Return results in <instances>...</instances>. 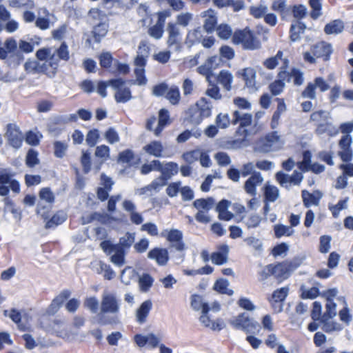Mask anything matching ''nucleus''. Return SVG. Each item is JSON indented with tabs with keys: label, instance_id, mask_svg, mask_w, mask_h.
Segmentation results:
<instances>
[{
	"label": "nucleus",
	"instance_id": "52",
	"mask_svg": "<svg viewBox=\"0 0 353 353\" xmlns=\"http://www.w3.org/2000/svg\"><path fill=\"white\" fill-rule=\"evenodd\" d=\"M216 34L221 39L223 40H228L231 37H232L233 34L231 27L225 23L220 24L216 28Z\"/></svg>",
	"mask_w": 353,
	"mask_h": 353
},
{
	"label": "nucleus",
	"instance_id": "5",
	"mask_svg": "<svg viewBox=\"0 0 353 353\" xmlns=\"http://www.w3.org/2000/svg\"><path fill=\"white\" fill-rule=\"evenodd\" d=\"M284 144L285 141L279 132L274 131L261 137L256 143V148L259 152L268 153L282 149Z\"/></svg>",
	"mask_w": 353,
	"mask_h": 353
},
{
	"label": "nucleus",
	"instance_id": "39",
	"mask_svg": "<svg viewBox=\"0 0 353 353\" xmlns=\"http://www.w3.org/2000/svg\"><path fill=\"white\" fill-rule=\"evenodd\" d=\"M316 132L319 134H327L329 136H335L339 132V128H337L332 123H330L326 120L324 123H321L318 125L316 128Z\"/></svg>",
	"mask_w": 353,
	"mask_h": 353
},
{
	"label": "nucleus",
	"instance_id": "35",
	"mask_svg": "<svg viewBox=\"0 0 353 353\" xmlns=\"http://www.w3.org/2000/svg\"><path fill=\"white\" fill-rule=\"evenodd\" d=\"M231 203L228 200L221 201L216 205V212L219 213V218L222 220L229 221L233 217V214L228 211Z\"/></svg>",
	"mask_w": 353,
	"mask_h": 353
},
{
	"label": "nucleus",
	"instance_id": "17",
	"mask_svg": "<svg viewBox=\"0 0 353 353\" xmlns=\"http://www.w3.org/2000/svg\"><path fill=\"white\" fill-rule=\"evenodd\" d=\"M5 137L12 147L16 149L21 148L23 141V136L17 124L9 123L6 125Z\"/></svg>",
	"mask_w": 353,
	"mask_h": 353
},
{
	"label": "nucleus",
	"instance_id": "15",
	"mask_svg": "<svg viewBox=\"0 0 353 353\" xmlns=\"http://www.w3.org/2000/svg\"><path fill=\"white\" fill-rule=\"evenodd\" d=\"M352 137L350 134H343L339 141L337 155L343 162H349L353 158V151L351 148Z\"/></svg>",
	"mask_w": 353,
	"mask_h": 353
},
{
	"label": "nucleus",
	"instance_id": "24",
	"mask_svg": "<svg viewBox=\"0 0 353 353\" xmlns=\"http://www.w3.org/2000/svg\"><path fill=\"white\" fill-rule=\"evenodd\" d=\"M282 61V66L281 70H284L288 67L289 61L288 59H283V52L279 51L274 57H272L265 59L263 62V65L269 70L274 69Z\"/></svg>",
	"mask_w": 353,
	"mask_h": 353
},
{
	"label": "nucleus",
	"instance_id": "48",
	"mask_svg": "<svg viewBox=\"0 0 353 353\" xmlns=\"http://www.w3.org/2000/svg\"><path fill=\"white\" fill-rule=\"evenodd\" d=\"M229 284V281L227 279H220L215 282L214 289L221 294L231 296L234 294V291L228 288Z\"/></svg>",
	"mask_w": 353,
	"mask_h": 353
},
{
	"label": "nucleus",
	"instance_id": "40",
	"mask_svg": "<svg viewBox=\"0 0 353 353\" xmlns=\"http://www.w3.org/2000/svg\"><path fill=\"white\" fill-rule=\"evenodd\" d=\"M344 30V23L341 20H334L325 25L324 31L327 34H338Z\"/></svg>",
	"mask_w": 353,
	"mask_h": 353
},
{
	"label": "nucleus",
	"instance_id": "49",
	"mask_svg": "<svg viewBox=\"0 0 353 353\" xmlns=\"http://www.w3.org/2000/svg\"><path fill=\"white\" fill-rule=\"evenodd\" d=\"M264 194L265 199L270 202L275 201L279 196V189L269 183H267L265 185Z\"/></svg>",
	"mask_w": 353,
	"mask_h": 353
},
{
	"label": "nucleus",
	"instance_id": "2",
	"mask_svg": "<svg viewBox=\"0 0 353 353\" xmlns=\"http://www.w3.org/2000/svg\"><path fill=\"white\" fill-rule=\"evenodd\" d=\"M101 312L103 314H112L113 316L99 322L101 324H117L119 323V319L116 316L120 310L119 301L113 292L104 290L101 295V301L100 305Z\"/></svg>",
	"mask_w": 353,
	"mask_h": 353
},
{
	"label": "nucleus",
	"instance_id": "45",
	"mask_svg": "<svg viewBox=\"0 0 353 353\" xmlns=\"http://www.w3.org/2000/svg\"><path fill=\"white\" fill-rule=\"evenodd\" d=\"M165 98L168 99L172 105H177L181 99L179 88L176 85L170 86Z\"/></svg>",
	"mask_w": 353,
	"mask_h": 353
},
{
	"label": "nucleus",
	"instance_id": "51",
	"mask_svg": "<svg viewBox=\"0 0 353 353\" xmlns=\"http://www.w3.org/2000/svg\"><path fill=\"white\" fill-rule=\"evenodd\" d=\"M274 231L276 238H281L283 236H290L294 232V230L292 227L283 224L275 225Z\"/></svg>",
	"mask_w": 353,
	"mask_h": 353
},
{
	"label": "nucleus",
	"instance_id": "37",
	"mask_svg": "<svg viewBox=\"0 0 353 353\" xmlns=\"http://www.w3.org/2000/svg\"><path fill=\"white\" fill-rule=\"evenodd\" d=\"M51 14L46 8H40L39 17L36 20V26L41 30H46L50 28V18Z\"/></svg>",
	"mask_w": 353,
	"mask_h": 353
},
{
	"label": "nucleus",
	"instance_id": "44",
	"mask_svg": "<svg viewBox=\"0 0 353 353\" xmlns=\"http://www.w3.org/2000/svg\"><path fill=\"white\" fill-rule=\"evenodd\" d=\"M305 26L303 23L296 21L292 23L290 28V39L292 41H297L300 39L301 34L303 33Z\"/></svg>",
	"mask_w": 353,
	"mask_h": 353
},
{
	"label": "nucleus",
	"instance_id": "6",
	"mask_svg": "<svg viewBox=\"0 0 353 353\" xmlns=\"http://www.w3.org/2000/svg\"><path fill=\"white\" fill-rule=\"evenodd\" d=\"M232 40L234 44H241L246 50H254L259 49L261 46L260 41L248 28L236 30Z\"/></svg>",
	"mask_w": 353,
	"mask_h": 353
},
{
	"label": "nucleus",
	"instance_id": "10",
	"mask_svg": "<svg viewBox=\"0 0 353 353\" xmlns=\"http://www.w3.org/2000/svg\"><path fill=\"white\" fill-rule=\"evenodd\" d=\"M101 249L108 255H110V261L114 265L121 267L125 263V252L121 246L112 244L108 241H102L100 244Z\"/></svg>",
	"mask_w": 353,
	"mask_h": 353
},
{
	"label": "nucleus",
	"instance_id": "20",
	"mask_svg": "<svg viewBox=\"0 0 353 353\" xmlns=\"http://www.w3.org/2000/svg\"><path fill=\"white\" fill-rule=\"evenodd\" d=\"M162 236L166 237L167 240L170 243L171 246L178 251H183L185 246L182 241V232L176 229H171L165 230L162 232Z\"/></svg>",
	"mask_w": 353,
	"mask_h": 353
},
{
	"label": "nucleus",
	"instance_id": "22",
	"mask_svg": "<svg viewBox=\"0 0 353 353\" xmlns=\"http://www.w3.org/2000/svg\"><path fill=\"white\" fill-rule=\"evenodd\" d=\"M263 182V177L260 172H254L244 184V190L247 194L255 196L256 188L261 186Z\"/></svg>",
	"mask_w": 353,
	"mask_h": 353
},
{
	"label": "nucleus",
	"instance_id": "18",
	"mask_svg": "<svg viewBox=\"0 0 353 353\" xmlns=\"http://www.w3.org/2000/svg\"><path fill=\"white\" fill-rule=\"evenodd\" d=\"M134 339L139 347H143L147 345L150 348L154 349L161 344L163 336L160 334L149 333L145 335L136 334Z\"/></svg>",
	"mask_w": 353,
	"mask_h": 353
},
{
	"label": "nucleus",
	"instance_id": "14",
	"mask_svg": "<svg viewBox=\"0 0 353 353\" xmlns=\"http://www.w3.org/2000/svg\"><path fill=\"white\" fill-rule=\"evenodd\" d=\"M291 270V264L288 262H283L275 265H267L263 269V272H265L266 276L273 275L276 278L283 280L289 276Z\"/></svg>",
	"mask_w": 353,
	"mask_h": 353
},
{
	"label": "nucleus",
	"instance_id": "36",
	"mask_svg": "<svg viewBox=\"0 0 353 353\" xmlns=\"http://www.w3.org/2000/svg\"><path fill=\"white\" fill-rule=\"evenodd\" d=\"M229 247L225 245H221L219 247V251L212 254L211 256L212 261L216 265H222L228 261V254Z\"/></svg>",
	"mask_w": 353,
	"mask_h": 353
},
{
	"label": "nucleus",
	"instance_id": "50",
	"mask_svg": "<svg viewBox=\"0 0 353 353\" xmlns=\"http://www.w3.org/2000/svg\"><path fill=\"white\" fill-rule=\"evenodd\" d=\"M66 219V214L63 211H59L46 221V228H50L61 224Z\"/></svg>",
	"mask_w": 353,
	"mask_h": 353
},
{
	"label": "nucleus",
	"instance_id": "56",
	"mask_svg": "<svg viewBox=\"0 0 353 353\" xmlns=\"http://www.w3.org/2000/svg\"><path fill=\"white\" fill-rule=\"evenodd\" d=\"M322 329L327 333H332L342 330L343 327L340 323L334 321L325 320L322 326Z\"/></svg>",
	"mask_w": 353,
	"mask_h": 353
},
{
	"label": "nucleus",
	"instance_id": "59",
	"mask_svg": "<svg viewBox=\"0 0 353 353\" xmlns=\"http://www.w3.org/2000/svg\"><path fill=\"white\" fill-rule=\"evenodd\" d=\"M261 220L262 218L261 216L256 214H250L248 217H246L244 219L243 222L248 227V228L250 229L258 227L260 225Z\"/></svg>",
	"mask_w": 353,
	"mask_h": 353
},
{
	"label": "nucleus",
	"instance_id": "7",
	"mask_svg": "<svg viewBox=\"0 0 353 353\" xmlns=\"http://www.w3.org/2000/svg\"><path fill=\"white\" fill-rule=\"evenodd\" d=\"M212 105L205 98H201L195 104L188 109L189 119L193 124H199L203 119L211 116Z\"/></svg>",
	"mask_w": 353,
	"mask_h": 353
},
{
	"label": "nucleus",
	"instance_id": "41",
	"mask_svg": "<svg viewBox=\"0 0 353 353\" xmlns=\"http://www.w3.org/2000/svg\"><path fill=\"white\" fill-rule=\"evenodd\" d=\"M336 300L343 306V308L339 312L340 320L344 322L346 325H349L352 320V316L350 313L345 299L343 296H341L338 297Z\"/></svg>",
	"mask_w": 353,
	"mask_h": 353
},
{
	"label": "nucleus",
	"instance_id": "54",
	"mask_svg": "<svg viewBox=\"0 0 353 353\" xmlns=\"http://www.w3.org/2000/svg\"><path fill=\"white\" fill-rule=\"evenodd\" d=\"M134 232H126L119 239V243L117 245L124 250L125 248H129L134 243Z\"/></svg>",
	"mask_w": 353,
	"mask_h": 353
},
{
	"label": "nucleus",
	"instance_id": "53",
	"mask_svg": "<svg viewBox=\"0 0 353 353\" xmlns=\"http://www.w3.org/2000/svg\"><path fill=\"white\" fill-rule=\"evenodd\" d=\"M40 202L43 201L48 204H52L54 201V194L49 188L41 189L39 193Z\"/></svg>",
	"mask_w": 353,
	"mask_h": 353
},
{
	"label": "nucleus",
	"instance_id": "33",
	"mask_svg": "<svg viewBox=\"0 0 353 353\" xmlns=\"http://www.w3.org/2000/svg\"><path fill=\"white\" fill-rule=\"evenodd\" d=\"M179 167L176 163L168 162L165 164L161 163V176L163 177L166 181L170 179L172 176L178 172Z\"/></svg>",
	"mask_w": 353,
	"mask_h": 353
},
{
	"label": "nucleus",
	"instance_id": "55",
	"mask_svg": "<svg viewBox=\"0 0 353 353\" xmlns=\"http://www.w3.org/2000/svg\"><path fill=\"white\" fill-rule=\"evenodd\" d=\"M193 19V14L190 12H181L176 17L175 24L181 26L183 27L188 26Z\"/></svg>",
	"mask_w": 353,
	"mask_h": 353
},
{
	"label": "nucleus",
	"instance_id": "29",
	"mask_svg": "<svg viewBox=\"0 0 353 353\" xmlns=\"http://www.w3.org/2000/svg\"><path fill=\"white\" fill-rule=\"evenodd\" d=\"M148 258L154 259L160 265H164L168 261V252L163 248H154L148 254Z\"/></svg>",
	"mask_w": 353,
	"mask_h": 353
},
{
	"label": "nucleus",
	"instance_id": "30",
	"mask_svg": "<svg viewBox=\"0 0 353 353\" xmlns=\"http://www.w3.org/2000/svg\"><path fill=\"white\" fill-rule=\"evenodd\" d=\"M152 307V303L150 300H146L139 306L136 311L137 321L142 324L146 321V319Z\"/></svg>",
	"mask_w": 353,
	"mask_h": 353
},
{
	"label": "nucleus",
	"instance_id": "9",
	"mask_svg": "<svg viewBox=\"0 0 353 353\" xmlns=\"http://www.w3.org/2000/svg\"><path fill=\"white\" fill-rule=\"evenodd\" d=\"M229 323L234 328L242 330L247 333L254 332L259 328L258 322L245 312L234 316L229 321Z\"/></svg>",
	"mask_w": 353,
	"mask_h": 353
},
{
	"label": "nucleus",
	"instance_id": "25",
	"mask_svg": "<svg viewBox=\"0 0 353 353\" xmlns=\"http://www.w3.org/2000/svg\"><path fill=\"white\" fill-rule=\"evenodd\" d=\"M322 196L323 194L319 190H315L312 193L307 190H303L302 199L303 205L306 208L318 206Z\"/></svg>",
	"mask_w": 353,
	"mask_h": 353
},
{
	"label": "nucleus",
	"instance_id": "16",
	"mask_svg": "<svg viewBox=\"0 0 353 353\" xmlns=\"http://www.w3.org/2000/svg\"><path fill=\"white\" fill-rule=\"evenodd\" d=\"M316 88H319L321 92H324L329 90L330 85L323 77H316L312 82H310L307 85L301 94L302 97L310 99H316L315 90Z\"/></svg>",
	"mask_w": 353,
	"mask_h": 353
},
{
	"label": "nucleus",
	"instance_id": "61",
	"mask_svg": "<svg viewBox=\"0 0 353 353\" xmlns=\"http://www.w3.org/2000/svg\"><path fill=\"white\" fill-rule=\"evenodd\" d=\"M42 134L39 132L29 131L26 135V141L31 145H37L39 143Z\"/></svg>",
	"mask_w": 353,
	"mask_h": 353
},
{
	"label": "nucleus",
	"instance_id": "1",
	"mask_svg": "<svg viewBox=\"0 0 353 353\" xmlns=\"http://www.w3.org/2000/svg\"><path fill=\"white\" fill-rule=\"evenodd\" d=\"M191 307L195 311H201L199 322L205 327L213 331H220L225 326V322L221 319L215 321L210 319L209 316L210 307L201 296L193 294L191 296Z\"/></svg>",
	"mask_w": 353,
	"mask_h": 353
},
{
	"label": "nucleus",
	"instance_id": "4",
	"mask_svg": "<svg viewBox=\"0 0 353 353\" xmlns=\"http://www.w3.org/2000/svg\"><path fill=\"white\" fill-rule=\"evenodd\" d=\"M34 44L39 45V41L33 42L26 41L25 40H19L17 43V40L12 37L8 38L3 43L0 40V59L5 60L8 57L9 54L14 53L17 47L24 53H30L33 52Z\"/></svg>",
	"mask_w": 353,
	"mask_h": 353
},
{
	"label": "nucleus",
	"instance_id": "58",
	"mask_svg": "<svg viewBox=\"0 0 353 353\" xmlns=\"http://www.w3.org/2000/svg\"><path fill=\"white\" fill-rule=\"evenodd\" d=\"M161 168V161L159 160H152L149 163L143 164L141 168V172L143 174H147L152 171H159Z\"/></svg>",
	"mask_w": 353,
	"mask_h": 353
},
{
	"label": "nucleus",
	"instance_id": "12",
	"mask_svg": "<svg viewBox=\"0 0 353 353\" xmlns=\"http://www.w3.org/2000/svg\"><path fill=\"white\" fill-rule=\"evenodd\" d=\"M109 83L115 91L114 98L118 103H125L131 99L130 89L122 79L110 80Z\"/></svg>",
	"mask_w": 353,
	"mask_h": 353
},
{
	"label": "nucleus",
	"instance_id": "11",
	"mask_svg": "<svg viewBox=\"0 0 353 353\" xmlns=\"http://www.w3.org/2000/svg\"><path fill=\"white\" fill-rule=\"evenodd\" d=\"M9 189L15 193L20 191V185L6 170H0V195L6 196Z\"/></svg>",
	"mask_w": 353,
	"mask_h": 353
},
{
	"label": "nucleus",
	"instance_id": "21",
	"mask_svg": "<svg viewBox=\"0 0 353 353\" xmlns=\"http://www.w3.org/2000/svg\"><path fill=\"white\" fill-rule=\"evenodd\" d=\"M279 77L285 79L286 82H293L296 85H301L304 82V73L301 70L292 68L290 72L280 70Z\"/></svg>",
	"mask_w": 353,
	"mask_h": 353
},
{
	"label": "nucleus",
	"instance_id": "46",
	"mask_svg": "<svg viewBox=\"0 0 353 353\" xmlns=\"http://www.w3.org/2000/svg\"><path fill=\"white\" fill-rule=\"evenodd\" d=\"M203 37V32L201 28L198 27L188 32L186 37V43L193 45L199 43Z\"/></svg>",
	"mask_w": 353,
	"mask_h": 353
},
{
	"label": "nucleus",
	"instance_id": "19",
	"mask_svg": "<svg viewBox=\"0 0 353 353\" xmlns=\"http://www.w3.org/2000/svg\"><path fill=\"white\" fill-rule=\"evenodd\" d=\"M147 57L148 56L144 54H138L134 61L135 65L134 74L136 76V82L139 85H143L147 83L144 69L147 61Z\"/></svg>",
	"mask_w": 353,
	"mask_h": 353
},
{
	"label": "nucleus",
	"instance_id": "8",
	"mask_svg": "<svg viewBox=\"0 0 353 353\" xmlns=\"http://www.w3.org/2000/svg\"><path fill=\"white\" fill-rule=\"evenodd\" d=\"M332 52L331 44L325 41H320L314 44L310 51L303 53V59L306 62L314 63L316 59L319 57H324L325 60H328Z\"/></svg>",
	"mask_w": 353,
	"mask_h": 353
},
{
	"label": "nucleus",
	"instance_id": "34",
	"mask_svg": "<svg viewBox=\"0 0 353 353\" xmlns=\"http://www.w3.org/2000/svg\"><path fill=\"white\" fill-rule=\"evenodd\" d=\"M252 117L249 113L243 112L239 110H235L233 113L232 123H239L241 127H246L252 123Z\"/></svg>",
	"mask_w": 353,
	"mask_h": 353
},
{
	"label": "nucleus",
	"instance_id": "27",
	"mask_svg": "<svg viewBox=\"0 0 353 353\" xmlns=\"http://www.w3.org/2000/svg\"><path fill=\"white\" fill-rule=\"evenodd\" d=\"M70 292L68 290L63 291L57 296L46 310L48 314L52 315L57 312L63 302L70 296Z\"/></svg>",
	"mask_w": 353,
	"mask_h": 353
},
{
	"label": "nucleus",
	"instance_id": "42",
	"mask_svg": "<svg viewBox=\"0 0 353 353\" xmlns=\"http://www.w3.org/2000/svg\"><path fill=\"white\" fill-rule=\"evenodd\" d=\"M250 13L255 19L263 18L266 12H268V6L264 2L250 7Z\"/></svg>",
	"mask_w": 353,
	"mask_h": 353
},
{
	"label": "nucleus",
	"instance_id": "31",
	"mask_svg": "<svg viewBox=\"0 0 353 353\" xmlns=\"http://www.w3.org/2000/svg\"><path fill=\"white\" fill-rule=\"evenodd\" d=\"M53 330L57 333L59 337H61L66 341H71L74 339L77 333H70L65 329V324L59 320H55L53 322Z\"/></svg>",
	"mask_w": 353,
	"mask_h": 353
},
{
	"label": "nucleus",
	"instance_id": "62",
	"mask_svg": "<svg viewBox=\"0 0 353 353\" xmlns=\"http://www.w3.org/2000/svg\"><path fill=\"white\" fill-rule=\"evenodd\" d=\"M92 32L96 41L99 42L107 34L108 26L105 23H99L94 28Z\"/></svg>",
	"mask_w": 353,
	"mask_h": 353
},
{
	"label": "nucleus",
	"instance_id": "23",
	"mask_svg": "<svg viewBox=\"0 0 353 353\" xmlns=\"http://www.w3.org/2000/svg\"><path fill=\"white\" fill-rule=\"evenodd\" d=\"M238 75L243 78L247 88L252 91L256 90V72L255 69L250 67L243 68L238 72Z\"/></svg>",
	"mask_w": 353,
	"mask_h": 353
},
{
	"label": "nucleus",
	"instance_id": "28",
	"mask_svg": "<svg viewBox=\"0 0 353 353\" xmlns=\"http://www.w3.org/2000/svg\"><path fill=\"white\" fill-rule=\"evenodd\" d=\"M171 123L169 112L163 108L159 112L158 125L154 130V134L156 137H159L164 128Z\"/></svg>",
	"mask_w": 353,
	"mask_h": 353
},
{
	"label": "nucleus",
	"instance_id": "43",
	"mask_svg": "<svg viewBox=\"0 0 353 353\" xmlns=\"http://www.w3.org/2000/svg\"><path fill=\"white\" fill-rule=\"evenodd\" d=\"M193 205L198 211L208 212L214 207V200L211 197L196 199L193 202Z\"/></svg>",
	"mask_w": 353,
	"mask_h": 353
},
{
	"label": "nucleus",
	"instance_id": "47",
	"mask_svg": "<svg viewBox=\"0 0 353 353\" xmlns=\"http://www.w3.org/2000/svg\"><path fill=\"white\" fill-rule=\"evenodd\" d=\"M164 21L159 19L155 25L148 29V34L155 39H160L163 33Z\"/></svg>",
	"mask_w": 353,
	"mask_h": 353
},
{
	"label": "nucleus",
	"instance_id": "57",
	"mask_svg": "<svg viewBox=\"0 0 353 353\" xmlns=\"http://www.w3.org/2000/svg\"><path fill=\"white\" fill-rule=\"evenodd\" d=\"M285 83V79H283L278 76V79L271 83L269 86L272 94L276 96L281 94L284 88Z\"/></svg>",
	"mask_w": 353,
	"mask_h": 353
},
{
	"label": "nucleus",
	"instance_id": "38",
	"mask_svg": "<svg viewBox=\"0 0 353 353\" xmlns=\"http://www.w3.org/2000/svg\"><path fill=\"white\" fill-rule=\"evenodd\" d=\"M143 150L148 154L155 157H161L163 150V145L161 142L154 141L145 145L143 147Z\"/></svg>",
	"mask_w": 353,
	"mask_h": 353
},
{
	"label": "nucleus",
	"instance_id": "64",
	"mask_svg": "<svg viewBox=\"0 0 353 353\" xmlns=\"http://www.w3.org/2000/svg\"><path fill=\"white\" fill-rule=\"evenodd\" d=\"M24 68L28 72L33 74L41 73L40 61L28 60L24 64Z\"/></svg>",
	"mask_w": 353,
	"mask_h": 353
},
{
	"label": "nucleus",
	"instance_id": "60",
	"mask_svg": "<svg viewBox=\"0 0 353 353\" xmlns=\"http://www.w3.org/2000/svg\"><path fill=\"white\" fill-rule=\"evenodd\" d=\"M68 144L63 141H55L54 143V154L57 158H63L67 152Z\"/></svg>",
	"mask_w": 353,
	"mask_h": 353
},
{
	"label": "nucleus",
	"instance_id": "63",
	"mask_svg": "<svg viewBox=\"0 0 353 353\" xmlns=\"http://www.w3.org/2000/svg\"><path fill=\"white\" fill-rule=\"evenodd\" d=\"M276 179L279 184L284 188H289L292 185L291 182V175L285 174L282 172H279L276 174Z\"/></svg>",
	"mask_w": 353,
	"mask_h": 353
},
{
	"label": "nucleus",
	"instance_id": "26",
	"mask_svg": "<svg viewBox=\"0 0 353 353\" xmlns=\"http://www.w3.org/2000/svg\"><path fill=\"white\" fill-rule=\"evenodd\" d=\"M201 17L205 18L203 28L208 33H211L214 30L215 25L217 22L216 13L214 10L209 9L201 13Z\"/></svg>",
	"mask_w": 353,
	"mask_h": 353
},
{
	"label": "nucleus",
	"instance_id": "3",
	"mask_svg": "<svg viewBox=\"0 0 353 353\" xmlns=\"http://www.w3.org/2000/svg\"><path fill=\"white\" fill-rule=\"evenodd\" d=\"M36 57L40 61L41 73L54 77L57 72L59 59L52 48H43L37 50Z\"/></svg>",
	"mask_w": 353,
	"mask_h": 353
},
{
	"label": "nucleus",
	"instance_id": "32",
	"mask_svg": "<svg viewBox=\"0 0 353 353\" xmlns=\"http://www.w3.org/2000/svg\"><path fill=\"white\" fill-rule=\"evenodd\" d=\"M216 79L226 91H230L232 90L234 77L230 71L225 70H221L219 73Z\"/></svg>",
	"mask_w": 353,
	"mask_h": 353
},
{
	"label": "nucleus",
	"instance_id": "13",
	"mask_svg": "<svg viewBox=\"0 0 353 353\" xmlns=\"http://www.w3.org/2000/svg\"><path fill=\"white\" fill-rule=\"evenodd\" d=\"M168 37L166 43L169 48L176 52L181 50V34L179 28L173 23H168L166 29Z\"/></svg>",
	"mask_w": 353,
	"mask_h": 353
}]
</instances>
